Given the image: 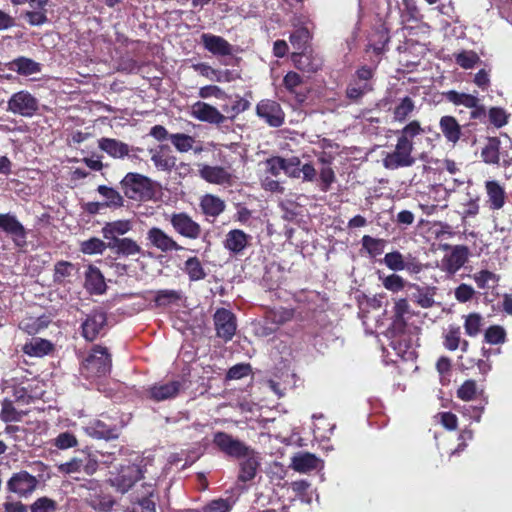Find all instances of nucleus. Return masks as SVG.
Listing matches in <instances>:
<instances>
[{
    "mask_svg": "<svg viewBox=\"0 0 512 512\" xmlns=\"http://www.w3.org/2000/svg\"><path fill=\"white\" fill-rule=\"evenodd\" d=\"M412 316L406 299H399L394 305V316L392 323L384 333L387 344L383 343V350L387 356L394 354L404 360L413 361L417 357L416 346L418 342L419 328L408 320Z\"/></svg>",
    "mask_w": 512,
    "mask_h": 512,
    "instance_id": "f257e3e1",
    "label": "nucleus"
},
{
    "mask_svg": "<svg viewBox=\"0 0 512 512\" xmlns=\"http://www.w3.org/2000/svg\"><path fill=\"white\" fill-rule=\"evenodd\" d=\"M153 458L140 455L137 452H131L128 457L123 459L114 470L109 472L107 482L116 492L127 493L137 481L144 477L148 472V467L152 465Z\"/></svg>",
    "mask_w": 512,
    "mask_h": 512,
    "instance_id": "f03ea898",
    "label": "nucleus"
},
{
    "mask_svg": "<svg viewBox=\"0 0 512 512\" xmlns=\"http://www.w3.org/2000/svg\"><path fill=\"white\" fill-rule=\"evenodd\" d=\"M112 368L111 355L106 347L95 345L82 365V373L88 378L103 377Z\"/></svg>",
    "mask_w": 512,
    "mask_h": 512,
    "instance_id": "7ed1b4c3",
    "label": "nucleus"
},
{
    "mask_svg": "<svg viewBox=\"0 0 512 512\" xmlns=\"http://www.w3.org/2000/svg\"><path fill=\"white\" fill-rule=\"evenodd\" d=\"M121 187L126 197L132 200L149 198L152 195L151 180L138 173H128L121 181Z\"/></svg>",
    "mask_w": 512,
    "mask_h": 512,
    "instance_id": "20e7f679",
    "label": "nucleus"
},
{
    "mask_svg": "<svg viewBox=\"0 0 512 512\" xmlns=\"http://www.w3.org/2000/svg\"><path fill=\"white\" fill-rule=\"evenodd\" d=\"M38 108V100L26 90L12 94L7 102V111L23 117H32Z\"/></svg>",
    "mask_w": 512,
    "mask_h": 512,
    "instance_id": "39448f33",
    "label": "nucleus"
},
{
    "mask_svg": "<svg viewBox=\"0 0 512 512\" xmlns=\"http://www.w3.org/2000/svg\"><path fill=\"white\" fill-rule=\"evenodd\" d=\"M213 443L225 455L235 459H241L242 456L247 455L249 450L252 449L243 441L221 431L214 434Z\"/></svg>",
    "mask_w": 512,
    "mask_h": 512,
    "instance_id": "423d86ee",
    "label": "nucleus"
},
{
    "mask_svg": "<svg viewBox=\"0 0 512 512\" xmlns=\"http://www.w3.org/2000/svg\"><path fill=\"white\" fill-rule=\"evenodd\" d=\"M85 433L95 439L111 440L119 437L120 426L109 417L90 421L84 428Z\"/></svg>",
    "mask_w": 512,
    "mask_h": 512,
    "instance_id": "0eeeda50",
    "label": "nucleus"
},
{
    "mask_svg": "<svg viewBox=\"0 0 512 512\" xmlns=\"http://www.w3.org/2000/svg\"><path fill=\"white\" fill-rule=\"evenodd\" d=\"M183 380L157 382L146 390V397L154 402H162L176 398L184 390Z\"/></svg>",
    "mask_w": 512,
    "mask_h": 512,
    "instance_id": "6e6552de",
    "label": "nucleus"
},
{
    "mask_svg": "<svg viewBox=\"0 0 512 512\" xmlns=\"http://www.w3.org/2000/svg\"><path fill=\"white\" fill-rule=\"evenodd\" d=\"M0 229L9 235L17 248L27 245V231L12 213L0 214Z\"/></svg>",
    "mask_w": 512,
    "mask_h": 512,
    "instance_id": "1a4fd4ad",
    "label": "nucleus"
},
{
    "mask_svg": "<svg viewBox=\"0 0 512 512\" xmlns=\"http://www.w3.org/2000/svg\"><path fill=\"white\" fill-rule=\"evenodd\" d=\"M412 147L397 140L394 151L387 153L383 158L386 169L395 170L402 167H410L415 163L412 156Z\"/></svg>",
    "mask_w": 512,
    "mask_h": 512,
    "instance_id": "9d476101",
    "label": "nucleus"
},
{
    "mask_svg": "<svg viewBox=\"0 0 512 512\" xmlns=\"http://www.w3.org/2000/svg\"><path fill=\"white\" fill-rule=\"evenodd\" d=\"M173 229L181 236L188 239H198L202 233L199 223L194 221L191 216L185 212L173 213L169 217Z\"/></svg>",
    "mask_w": 512,
    "mask_h": 512,
    "instance_id": "9b49d317",
    "label": "nucleus"
},
{
    "mask_svg": "<svg viewBox=\"0 0 512 512\" xmlns=\"http://www.w3.org/2000/svg\"><path fill=\"white\" fill-rule=\"evenodd\" d=\"M213 318L217 336L225 342L230 341L237 329L235 315L228 309L219 308Z\"/></svg>",
    "mask_w": 512,
    "mask_h": 512,
    "instance_id": "f8f14e48",
    "label": "nucleus"
},
{
    "mask_svg": "<svg viewBox=\"0 0 512 512\" xmlns=\"http://www.w3.org/2000/svg\"><path fill=\"white\" fill-rule=\"evenodd\" d=\"M107 316L101 310H93L86 315L81 324V334L87 341L97 339L105 329Z\"/></svg>",
    "mask_w": 512,
    "mask_h": 512,
    "instance_id": "ddd939ff",
    "label": "nucleus"
},
{
    "mask_svg": "<svg viewBox=\"0 0 512 512\" xmlns=\"http://www.w3.org/2000/svg\"><path fill=\"white\" fill-rule=\"evenodd\" d=\"M38 485L35 476L27 471L14 473L7 482V489L20 497H26L32 494Z\"/></svg>",
    "mask_w": 512,
    "mask_h": 512,
    "instance_id": "4468645a",
    "label": "nucleus"
},
{
    "mask_svg": "<svg viewBox=\"0 0 512 512\" xmlns=\"http://www.w3.org/2000/svg\"><path fill=\"white\" fill-rule=\"evenodd\" d=\"M293 317L294 311L289 308L280 307L268 310L262 326V335L269 336L275 333L280 326L291 321Z\"/></svg>",
    "mask_w": 512,
    "mask_h": 512,
    "instance_id": "2eb2a0df",
    "label": "nucleus"
},
{
    "mask_svg": "<svg viewBox=\"0 0 512 512\" xmlns=\"http://www.w3.org/2000/svg\"><path fill=\"white\" fill-rule=\"evenodd\" d=\"M190 115L196 120L215 125H220L226 120L224 114L216 107L203 101H197L192 104Z\"/></svg>",
    "mask_w": 512,
    "mask_h": 512,
    "instance_id": "dca6fc26",
    "label": "nucleus"
},
{
    "mask_svg": "<svg viewBox=\"0 0 512 512\" xmlns=\"http://www.w3.org/2000/svg\"><path fill=\"white\" fill-rule=\"evenodd\" d=\"M256 113L272 127H279L284 123V112L276 101H260L257 104Z\"/></svg>",
    "mask_w": 512,
    "mask_h": 512,
    "instance_id": "f3484780",
    "label": "nucleus"
},
{
    "mask_svg": "<svg viewBox=\"0 0 512 512\" xmlns=\"http://www.w3.org/2000/svg\"><path fill=\"white\" fill-rule=\"evenodd\" d=\"M450 181H452L450 196H453L455 202L464 206L474 202L475 195L471 192L472 182L467 176L450 177Z\"/></svg>",
    "mask_w": 512,
    "mask_h": 512,
    "instance_id": "a211bd4d",
    "label": "nucleus"
},
{
    "mask_svg": "<svg viewBox=\"0 0 512 512\" xmlns=\"http://www.w3.org/2000/svg\"><path fill=\"white\" fill-rule=\"evenodd\" d=\"M482 160L486 164L502 165L507 167L511 164L508 154L500 152V140L497 137H489L481 150Z\"/></svg>",
    "mask_w": 512,
    "mask_h": 512,
    "instance_id": "6ab92c4d",
    "label": "nucleus"
},
{
    "mask_svg": "<svg viewBox=\"0 0 512 512\" xmlns=\"http://www.w3.org/2000/svg\"><path fill=\"white\" fill-rule=\"evenodd\" d=\"M200 39L204 49L216 57L231 56L233 54V46L221 36L203 33Z\"/></svg>",
    "mask_w": 512,
    "mask_h": 512,
    "instance_id": "aec40b11",
    "label": "nucleus"
},
{
    "mask_svg": "<svg viewBox=\"0 0 512 512\" xmlns=\"http://www.w3.org/2000/svg\"><path fill=\"white\" fill-rule=\"evenodd\" d=\"M147 240L153 247L164 253L183 249L170 235L158 227L148 230Z\"/></svg>",
    "mask_w": 512,
    "mask_h": 512,
    "instance_id": "412c9836",
    "label": "nucleus"
},
{
    "mask_svg": "<svg viewBox=\"0 0 512 512\" xmlns=\"http://www.w3.org/2000/svg\"><path fill=\"white\" fill-rule=\"evenodd\" d=\"M151 161L154 166L164 172H171L176 166V157L168 145H159L156 148L149 149Z\"/></svg>",
    "mask_w": 512,
    "mask_h": 512,
    "instance_id": "4be33fe9",
    "label": "nucleus"
},
{
    "mask_svg": "<svg viewBox=\"0 0 512 512\" xmlns=\"http://www.w3.org/2000/svg\"><path fill=\"white\" fill-rule=\"evenodd\" d=\"M239 463L238 481L246 483L253 480L256 476L257 470L260 466V456L253 448L249 453L242 456Z\"/></svg>",
    "mask_w": 512,
    "mask_h": 512,
    "instance_id": "5701e85b",
    "label": "nucleus"
},
{
    "mask_svg": "<svg viewBox=\"0 0 512 512\" xmlns=\"http://www.w3.org/2000/svg\"><path fill=\"white\" fill-rule=\"evenodd\" d=\"M98 147L110 157L118 159L129 156L131 151H142L141 148H131L128 144L114 138H101L98 141Z\"/></svg>",
    "mask_w": 512,
    "mask_h": 512,
    "instance_id": "b1692460",
    "label": "nucleus"
},
{
    "mask_svg": "<svg viewBox=\"0 0 512 512\" xmlns=\"http://www.w3.org/2000/svg\"><path fill=\"white\" fill-rule=\"evenodd\" d=\"M133 229V221L128 219H119L115 221L106 222L101 233L103 238L108 242H113L121 239Z\"/></svg>",
    "mask_w": 512,
    "mask_h": 512,
    "instance_id": "393cba45",
    "label": "nucleus"
},
{
    "mask_svg": "<svg viewBox=\"0 0 512 512\" xmlns=\"http://www.w3.org/2000/svg\"><path fill=\"white\" fill-rule=\"evenodd\" d=\"M199 174L205 181L218 185L230 184L232 179L231 174L221 166L202 165Z\"/></svg>",
    "mask_w": 512,
    "mask_h": 512,
    "instance_id": "a878e982",
    "label": "nucleus"
},
{
    "mask_svg": "<svg viewBox=\"0 0 512 512\" xmlns=\"http://www.w3.org/2000/svg\"><path fill=\"white\" fill-rule=\"evenodd\" d=\"M194 69L198 71L200 75L214 82H231L238 77L234 71L214 69L206 63L196 64L194 65Z\"/></svg>",
    "mask_w": 512,
    "mask_h": 512,
    "instance_id": "bb28decb",
    "label": "nucleus"
},
{
    "mask_svg": "<svg viewBox=\"0 0 512 512\" xmlns=\"http://www.w3.org/2000/svg\"><path fill=\"white\" fill-rule=\"evenodd\" d=\"M251 236L240 229L230 230L226 234L224 247L233 254L242 253L248 246Z\"/></svg>",
    "mask_w": 512,
    "mask_h": 512,
    "instance_id": "cd10ccee",
    "label": "nucleus"
},
{
    "mask_svg": "<svg viewBox=\"0 0 512 512\" xmlns=\"http://www.w3.org/2000/svg\"><path fill=\"white\" fill-rule=\"evenodd\" d=\"M85 288L91 294L101 295L106 291V283L101 271L90 265L85 273Z\"/></svg>",
    "mask_w": 512,
    "mask_h": 512,
    "instance_id": "c85d7f7f",
    "label": "nucleus"
},
{
    "mask_svg": "<svg viewBox=\"0 0 512 512\" xmlns=\"http://www.w3.org/2000/svg\"><path fill=\"white\" fill-rule=\"evenodd\" d=\"M108 248L118 256L129 257L140 254L141 246L132 238L122 237L113 242H108Z\"/></svg>",
    "mask_w": 512,
    "mask_h": 512,
    "instance_id": "c756f323",
    "label": "nucleus"
},
{
    "mask_svg": "<svg viewBox=\"0 0 512 512\" xmlns=\"http://www.w3.org/2000/svg\"><path fill=\"white\" fill-rule=\"evenodd\" d=\"M320 460L311 453L299 452L292 457L291 467L293 470L306 473L319 467Z\"/></svg>",
    "mask_w": 512,
    "mask_h": 512,
    "instance_id": "7c9ffc66",
    "label": "nucleus"
},
{
    "mask_svg": "<svg viewBox=\"0 0 512 512\" xmlns=\"http://www.w3.org/2000/svg\"><path fill=\"white\" fill-rule=\"evenodd\" d=\"M488 196L489 207L492 210H499L505 204L506 193L504 188L494 180L487 181L485 184Z\"/></svg>",
    "mask_w": 512,
    "mask_h": 512,
    "instance_id": "2f4dec72",
    "label": "nucleus"
},
{
    "mask_svg": "<svg viewBox=\"0 0 512 512\" xmlns=\"http://www.w3.org/2000/svg\"><path fill=\"white\" fill-rule=\"evenodd\" d=\"M143 495L135 497L133 501V512H155V502L151 499L154 493L152 484L145 483L142 485Z\"/></svg>",
    "mask_w": 512,
    "mask_h": 512,
    "instance_id": "473e14b6",
    "label": "nucleus"
},
{
    "mask_svg": "<svg viewBox=\"0 0 512 512\" xmlns=\"http://www.w3.org/2000/svg\"><path fill=\"white\" fill-rule=\"evenodd\" d=\"M292 61L297 69L305 72H316L320 69L322 62L319 58L313 57L304 51L294 52Z\"/></svg>",
    "mask_w": 512,
    "mask_h": 512,
    "instance_id": "72a5a7b5",
    "label": "nucleus"
},
{
    "mask_svg": "<svg viewBox=\"0 0 512 512\" xmlns=\"http://www.w3.org/2000/svg\"><path fill=\"white\" fill-rule=\"evenodd\" d=\"M13 71L21 76H30L40 73L42 65L31 58L20 56L12 60Z\"/></svg>",
    "mask_w": 512,
    "mask_h": 512,
    "instance_id": "f704fd0d",
    "label": "nucleus"
},
{
    "mask_svg": "<svg viewBox=\"0 0 512 512\" xmlns=\"http://www.w3.org/2000/svg\"><path fill=\"white\" fill-rule=\"evenodd\" d=\"M53 344L49 340L34 338L23 347L25 354L31 357H43L53 350Z\"/></svg>",
    "mask_w": 512,
    "mask_h": 512,
    "instance_id": "c9c22d12",
    "label": "nucleus"
},
{
    "mask_svg": "<svg viewBox=\"0 0 512 512\" xmlns=\"http://www.w3.org/2000/svg\"><path fill=\"white\" fill-rule=\"evenodd\" d=\"M200 207L206 216L217 217L225 210V202L214 195L207 194L202 197Z\"/></svg>",
    "mask_w": 512,
    "mask_h": 512,
    "instance_id": "e433bc0d",
    "label": "nucleus"
},
{
    "mask_svg": "<svg viewBox=\"0 0 512 512\" xmlns=\"http://www.w3.org/2000/svg\"><path fill=\"white\" fill-rule=\"evenodd\" d=\"M425 132L424 128H421L418 121H411L402 130L398 132L397 140L411 146L412 149L416 144L415 139L421 136Z\"/></svg>",
    "mask_w": 512,
    "mask_h": 512,
    "instance_id": "4c0bfd02",
    "label": "nucleus"
},
{
    "mask_svg": "<svg viewBox=\"0 0 512 512\" xmlns=\"http://www.w3.org/2000/svg\"><path fill=\"white\" fill-rule=\"evenodd\" d=\"M97 192L105 198L103 202L105 207L108 208H120L124 205V198L122 195L112 187L106 185H100L97 188Z\"/></svg>",
    "mask_w": 512,
    "mask_h": 512,
    "instance_id": "58836bf2",
    "label": "nucleus"
},
{
    "mask_svg": "<svg viewBox=\"0 0 512 512\" xmlns=\"http://www.w3.org/2000/svg\"><path fill=\"white\" fill-rule=\"evenodd\" d=\"M373 87L371 83L366 82H355L353 80L347 85L346 98L352 103H359L362 97L368 92L372 91Z\"/></svg>",
    "mask_w": 512,
    "mask_h": 512,
    "instance_id": "ea45409f",
    "label": "nucleus"
},
{
    "mask_svg": "<svg viewBox=\"0 0 512 512\" xmlns=\"http://www.w3.org/2000/svg\"><path fill=\"white\" fill-rule=\"evenodd\" d=\"M450 251V275L455 273L467 261L469 249L463 245H457L451 248Z\"/></svg>",
    "mask_w": 512,
    "mask_h": 512,
    "instance_id": "a19ab883",
    "label": "nucleus"
},
{
    "mask_svg": "<svg viewBox=\"0 0 512 512\" xmlns=\"http://www.w3.org/2000/svg\"><path fill=\"white\" fill-rule=\"evenodd\" d=\"M310 483L306 480L294 481L290 484V488L301 502L310 504L312 502L313 491L310 490Z\"/></svg>",
    "mask_w": 512,
    "mask_h": 512,
    "instance_id": "79ce46f5",
    "label": "nucleus"
},
{
    "mask_svg": "<svg viewBox=\"0 0 512 512\" xmlns=\"http://www.w3.org/2000/svg\"><path fill=\"white\" fill-rule=\"evenodd\" d=\"M98 453V457L100 458L101 464L105 466L112 465L115 461L119 460L121 457H128L130 453L127 449L123 447H113L111 450L103 451L96 450Z\"/></svg>",
    "mask_w": 512,
    "mask_h": 512,
    "instance_id": "37998d69",
    "label": "nucleus"
},
{
    "mask_svg": "<svg viewBox=\"0 0 512 512\" xmlns=\"http://www.w3.org/2000/svg\"><path fill=\"white\" fill-rule=\"evenodd\" d=\"M414 109L415 103L409 96L401 98L394 109L395 120L400 122L405 121L412 114Z\"/></svg>",
    "mask_w": 512,
    "mask_h": 512,
    "instance_id": "c03bdc74",
    "label": "nucleus"
},
{
    "mask_svg": "<svg viewBox=\"0 0 512 512\" xmlns=\"http://www.w3.org/2000/svg\"><path fill=\"white\" fill-rule=\"evenodd\" d=\"M106 248H108V241L104 242L97 237H92L80 244V251L87 255L102 254Z\"/></svg>",
    "mask_w": 512,
    "mask_h": 512,
    "instance_id": "a18cd8bd",
    "label": "nucleus"
},
{
    "mask_svg": "<svg viewBox=\"0 0 512 512\" xmlns=\"http://www.w3.org/2000/svg\"><path fill=\"white\" fill-rule=\"evenodd\" d=\"M184 271L188 274L191 281L204 279L206 273L197 257H190L184 264Z\"/></svg>",
    "mask_w": 512,
    "mask_h": 512,
    "instance_id": "49530a36",
    "label": "nucleus"
},
{
    "mask_svg": "<svg viewBox=\"0 0 512 512\" xmlns=\"http://www.w3.org/2000/svg\"><path fill=\"white\" fill-rule=\"evenodd\" d=\"M49 319L46 316L38 318H27L20 322V328L28 334H36L40 330L46 328L49 324Z\"/></svg>",
    "mask_w": 512,
    "mask_h": 512,
    "instance_id": "de8ad7c7",
    "label": "nucleus"
},
{
    "mask_svg": "<svg viewBox=\"0 0 512 512\" xmlns=\"http://www.w3.org/2000/svg\"><path fill=\"white\" fill-rule=\"evenodd\" d=\"M310 38L311 35L308 28L300 27L291 33L290 42L295 50L305 51Z\"/></svg>",
    "mask_w": 512,
    "mask_h": 512,
    "instance_id": "09e8293b",
    "label": "nucleus"
},
{
    "mask_svg": "<svg viewBox=\"0 0 512 512\" xmlns=\"http://www.w3.org/2000/svg\"><path fill=\"white\" fill-rule=\"evenodd\" d=\"M52 445L59 450H67L78 446L77 437L70 431L59 433L53 440Z\"/></svg>",
    "mask_w": 512,
    "mask_h": 512,
    "instance_id": "8fccbe9b",
    "label": "nucleus"
},
{
    "mask_svg": "<svg viewBox=\"0 0 512 512\" xmlns=\"http://www.w3.org/2000/svg\"><path fill=\"white\" fill-rule=\"evenodd\" d=\"M75 270L74 264L68 261H59L54 266L53 279L55 283L62 284L65 280L72 276Z\"/></svg>",
    "mask_w": 512,
    "mask_h": 512,
    "instance_id": "3c124183",
    "label": "nucleus"
},
{
    "mask_svg": "<svg viewBox=\"0 0 512 512\" xmlns=\"http://www.w3.org/2000/svg\"><path fill=\"white\" fill-rule=\"evenodd\" d=\"M362 246L370 256L375 257L383 253L386 241L383 239L373 238L369 235L362 237Z\"/></svg>",
    "mask_w": 512,
    "mask_h": 512,
    "instance_id": "603ef678",
    "label": "nucleus"
},
{
    "mask_svg": "<svg viewBox=\"0 0 512 512\" xmlns=\"http://www.w3.org/2000/svg\"><path fill=\"white\" fill-rule=\"evenodd\" d=\"M0 418L2 421L8 422H18L22 419V412H18L14 405L13 401L5 398L2 401V409L0 413Z\"/></svg>",
    "mask_w": 512,
    "mask_h": 512,
    "instance_id": "864d4df0",
    "label": "nucleus"
},
{
    "mask_svg": "<svg viewBox=\"0 0 512 512\" xmlns=\"http://www.w3.org/2000/svg\"><path fill=\"white\" fill-rule=\"evenodd\" d=\"M169 139L173 146L179 152H188L192 149L195 142L194 138L184 133H175L169 136Z\"/></svg>",
    "mask_w": 512,
    "mask_h": 512,
    "instance_id": "5fc2aeb1",
    "label": "nucleus"
},
{
    "mask_svg": "<svg viewBox=\"0 0 512 512\" xmlns=\"http://www.w3.org/2000/svg\"><path fill=\"white\" fill-rule=\"evenodd\" d=\"M31 11L24 13V18L31 26H41L48 22L46 6L40 8H32Z\"/></svg>",
    "mask_w": 512,
    "mask_h": 512,
    "instance_id": "6e6d98bb",
    "label": "nucleus"
},
{
    "mask_svg": "<svg viewBox=\"0 0 512 512\" xmlns=\"http://www.w3.org/2000/svg\"><path fill=\"white\" fill-rule=\"evenodd\" d=\"M58 503L46 496L36 499L30 505L31 512H57Z\"/></svg>",
    "mask_w": 512,
    "mask_h": 512,
    "instance_id": "4d7b16f0",
    "label": "nucleus"
},
{
    "mask_svg": "<svg viewBox=\"0 0 512 512\" xmlns=\"http://www.w3.org/2000/svg\"><path fill=\"white\" fill-rule=\"evenodd\" d=\"M232 507V502L229 499H217L210 502L201 510L191 509L184 512H229Z\"/></svg>",
    "mask_w": 512,
    "mask_h": 512,
    "instance_id": "13d9d810",
    "label": "nucleus"
},
{
    "mask_svg": "<svg viewBox=\"0 0 512 512\" xmlns=\"http://www.w3.org/2000/svg\"><path fill=\"white\" fill-rule=\"evenodd\" d=\"M181 299V292L176 290H159L155 296L157 306H166Z\"/></svg>",
    "mask_w": 512,
    "mask_h": 512,
    "instance_id": "bf43d9fd",
    "label": "nucleus"
},
{
    "mask_svg": "<svg viewBox=\"0 0 512 512\" xmlns=\"http://www.w3.org/2000/svg\"><path fill=\"white\" fill-rule=\"evenodd\" d=\"M478 393L476 381L466 380L457 390V397L463 401H470L475 399Z\"/></svg>",
    "mask_w": 512,
    "mask_h": 512,
    "instance_id": "052dcab7",
    "label": "nucleus"
},
{
    "mask_svg": "<svg viewBox=\"0 0 512 512\" xmlns=\"http://www.w3.org/2000/svg\"><path fill=\"white\" fill-rule=\"evenodd\" d=\"M83 459V472L87 475H93L98 467L100 462V458L98 457L97 451L87 450L85 453V457Z\"/></svg>",
    "mask_w": 512,
    "mask_h": 512,
    "instance_id": "680f3d73",
    "label": "nucleus"
},
{
    "mask_svg": "<svg viewBox=\"0 0 512 512\" xmlns=\"http://www.w3.org/2000/svg\"><path fill=\"white\" fill-rule=\"evenodd\" d=\"M319 188L322 192H328L331 189V185L336 180L334 170L330 166H324L319 172Z\"/></svg>",
    "mask_w": 512,
    "mask_h": 512,
    "instance_id": "e2e57ef3",
    "label": "nucleus"
},
{
    "mask_svg": "<svg viewBox=\"0 0 512 512\" xmlns=\"http://www.w3.org/2000/svg\"><path fill=\"white\" fill-rule=\"evenodd\" d=\"M399 9L403 21L417 19L418 17L419 12L415 0H402Z\"/></svg>",
    "mask_w": 512,
    "mask_h": 512,
    "instance_id": "0e129e2a",
    "label": "nucleus"
},
{
    "mask_svg": "<svg viewBox=\"0 0 512 512\" xmlns=\"http://www.w3.org/2000/svg\"><path fill=\"white\" fill-rule=\"evenodd\" d=\"M284 173L294 179L301 177V160L297 156L285 158Z\"/></svg>",
    "mask_w": 512,
    "mask_h": 512,
    "instance_id": "69168bd1",
    "label": "nucleus"
},
{
    "mask_svg": "<svg viewBox=\"0 0 512 512\" xmlns=\"http://www.w3.org/2000/svg\"><path fill=\"white\" fill-rule=\"evenodd\" d=\"M456 63L464 69H470L477 64L479 56L473 51H463L455 55Z\"/></svg>",
    "mask_w": 512,
    "mask_h": 512,
    "instance_id": "338daca9",
    "label": "nucleus"
},
{
    "mask_svg": "<svg viewBox=\"0 0 512 512\" xmlns=\"http://www.w3.org/2000/svg\"><path fill=\"white\" fill-rule=\"evenodd\" d=\"M482 326V317L477 313H471L466 317L464 328L468 335L476 336Z\"/></svg>",
    "mask_w": 512,
    "mask_h": 512,
    "instance_id": "774afa93",
    "label": "nucleus"
}]
</instances>
